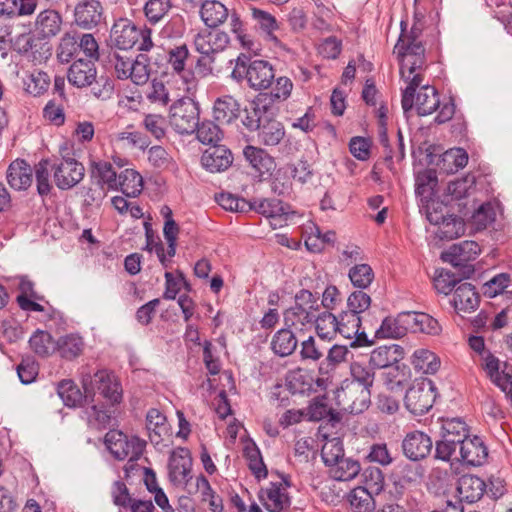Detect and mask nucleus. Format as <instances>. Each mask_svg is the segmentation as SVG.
I'll list each match as a JSON object with an SVG mask.
<instances>
[{
    "label": "nucleus",
    "instance_id": "f257e3e1",
    "mask_svg": "<svg viewBox=\"0 0 512 512\" xmlns=\"http://www.w3.org/2000/svg\"><path fill=\"white\" fill-rule=\"evenodd\" d=\"M421 29L415 25L409 32L406 31V23L401 22V34L393 49L400 65L401 78L408 84L402 95V108L405 112L414 106L421 116L432 114L440 108L435 122L443 124L455 114V104L452 99L440 103L436 89L429 85H423L414 100V92L423 81V73L426 69L425 48L419 40Z\"/></svg>",
    "mask_w": 512,
    "mask_h": 512
},
{
    "label": "nucleus",
    "instance_id": "f03ea898",
    "mask_svg": "<svg viewBox=\"0 0 512 512\" xmlns=\"http://www.w3.org/2000/svg\"><path fill=\"white\" fill-rule=\"evenodd\" d=\"M231 77L237 81L246 79L252 89L262 91L271 87L275 73L268 61L252 60L249 55L241 53L236 59Z\"/></svg>",
    "mask_w": 512,
    "mask_h": 512
},
{
    "label": "nucleus",
    "instance_id": "7ed1b4c3",
    "mask_svg": "<svg viewBox=\"0 0 512 512\" xmlns=\"http://www.w3.org/2000/svg\"><path fill=\"white\" fill-rule=\"evenodd\" d=\"M81 383L86 398L95 396L99 392L110 404H118L122 401L123 390L121 384L113 372L98 370L94 374L82 372Z\"/></svg>",
    "mask_w": 512,
    "mask_h": 512
},
{
    "label": "nucleus",
    "instance_id": "20e7f679",
    "mask_svg": "<svg viewBox=\"0 0 512 512\" xmlns=\"http://www.w3.org/2000/svg\"><path fill=\"white\" fill-rule=\"evenodd\" d=\"M436 399V387L431 379H416L406 391L404 404L406 409L414 415H423L428 412Z\"/></svg>",
    "mask_w": 512,
    "mask_h": 512
},
{
    "label": "nucleus",
    "instance_id": "39448f33",
    "mask_svg": "<svg viewBox=\"0 0 512 512\" xmlns=\"http://www.w3.org/2000/svg\"><path fill=\"white\" fill-rule=\"evenodd\" d=\"M371 392L357 382L344 381L336 391V401L341 410L351 414H359L370 404Z\"/></svg>",
    "mask_w": 512,
    "mask_h": 512
},
{
    "label": "nucleus",
    "instance_id": "423d86ee",
    "mask_svg": "<svg viewBox=\"0 0 512 512\" xmlns=\"http://www.w3.org/2000/svg\"><path fill=\"white\" fill-rule=\"evenodd\" d=\"M105 445L118 460L139 458L146 445L145 440L137 436L128 437L118 430H110L105 435Z\"/></svg>",
    "mask_w": 512,
    "mask_h": 512
},
{
    "label": "nucleus",
    "instance_id": "0eeeda50",
    "mask_svg": "<svg viewBox=\"0 0 512 512\" xmlns=\"http://www.w3.org/2000/svg\"><path fill=\"white\" fill-rule=\"evenodd\" d=\"M169 122L179 134L193 133L199 124V110L190 99L178 100L170 108Z\"/></svg>",
    "mask_w": 512,
    "mask_h": 512
},
{
    "label": "nucleus",
    "instance_id": "6e6552de",
    "mask_svg": "<svg viewBox=\"0 0 512 512\" xmlns=\"http://www.w3.org/2000/svg\"><path fill=\"white\" fill-rule=\"evenodd\" d=\"M54 182L61 190H67L76 186L85 175L82 163L72 157H63L51 165Z\"/></svg>",
    "mask_w": 512,
    "mask_h": 512
},
{
    "label": "nucleus",
    "instance_id": "1a4fd4ad",
    "mask_svg": "<svg viewBox=\"0 0 512 512\" xmlns=\"http://www.w3.org/2000/svg\"><path fill=\"white\" fill-rule=\"evenodd\" d=\"M105 20L104 7L99 0H80L74 7V24L92 30Z\"/></svg>",
    "mask_w": 512,
    "mask_h": 512
},
{
    "label": "nucleus",
    "instance_id": "9d476101",
    "mask_svg": "<svg viewBox=\"0 0 512 512\" xmlns=\"http://www.w3.org/2000/svg\"><path fill=\"white\" fill-rule=\"evenodd\" d=\"M480 252V246L477 242L466 240L452 245L448 251L442 253L441 258L444 262L455 267L463 266L465 268L464 273L469 276L473 273V269L466 263L475 260Z\"/></svg>",
    "mask_w": 512,
    "mask_h": 512
},
{
    "label": "nucleus",
    "instance_id": "9b49d317",
    "mask_svg": "<svg viewBox=\"0 0 512 512\" xmlns=\"http://www.w3.org/2000/svg\"><path fill=\"white\" fill-rule=\"evenodd\" d=\"M189 54V49L185 44L171 48L168 51V64L172 71L179 75L187 85V93L194 94L197 89L196 78L194 73L185 69Z\"/></svg>",
    "mask_w": 512,
    "mask_h": 512
},
{
    "label": "nucleus",
    "instance_id": "f8f14e48",
    "mask_svg": "<svg viewBox=\"0 0 512 512\" xmlns=\"http://www.w3.org/2000/svg\"><path fill=\"white\" fill-rule=\"evenodd\" d=\"M91 178L95 179L99 185L97 196H92V200H102L106 196L104 187L109 190L118 189V175L110 162L104 160L91 162Z\"/></svg>",
    "mask_w": 512,
    "mask_h": 512
},
{
    "label": "nucleus",
    "instance_id": "ddd939ff",
    "mask_svg": "<svg viewBox=\"0 0 512 512\" xmlns=\"http://www.w3.org/2000/svg\"><path fill=\"white\" fill-rule=\"evenodd\" d=\"M140 35V29H138L130 20L120 18L111 28L110 41L118 49L128 50L137 44Z\"/></svg>",
    "mask_w": 512,
    "mask_h": 512
},
{
    "label": "nucleus",
    "instance_id": "4468645a",
    "mask_svg": "<svg viewBox=\"0 0 512 512\" xmlns=\"http://www.w3.org/2000/svg\"><path fill=\"white\" fill-rule=\"evenodd\" d=\"M361 318L357 314L343 311L338 317V333L346 339H353L351 347L371 345L365 332H360Z\"/></svg>",
    "mask_w": 512,
    "mask_h": 512
},
{
    "label": "nucleus",
    "instance_id": "2eb2a0df",
    "mask_svg": "<svg viewBox=\"0 0 512 512\" xmlns=\"http://www.w3.org/2000/svg\"><path fill=\"white\" fill-rule=\"evenodd\" d=\"M229 44V36L222 31H201L194 37L195 50L201 55H215Z\"/></svg>",
    "mask_w": 512,
    "mask_h": 512
},
{
    "label": "nucleus",
    "instance_id": "dca6fc26",
    "mask_svg": "<svg viewBox=\"0 0 512 512\" xmlns=\"http://www.w3.org/2000/svg\"><path fill=\"white\" fill-rule=\"evenodd\" d=\"M192 460L188 449L177 448L169 458V478L174 484H187L191 471Z\"/></svg>",
    "mask_w": 512,
    "mask_h": 512
},
{
    "label": "nucleus",
    "instance_id": "f3484780",
    "mask_svg": "<svg viewBox=\"0 0 512 512\" xmlns=\"http://www.w3.org/2000/svg\"><path fill=\"white\" fill-rule=\"evenodd\" d=\"M431 448V438L421 431L408 433L402 442L405 456L413 461L425 458L430 453Z\"/></svg>",
    "mask_w": 512,
    "mask_h": 512
},
{
    "label": "nucleus",
    "instance_id": "a211bd4d",
    "mask_svg": "<svg viewBox=\"0 0 512 512\" xmlns=\"http://www.w3.org/2000/svg\"><path fill=\"white\" fill-rule=\"evenodd\" d=\"M259 499L269 512H283L290 506V498L282 483H271L261 489Z\"/></svg>",
    "mask_w": 512,
    "mask_h": 512
},
{
    "label": "nucleus",
    "instance_id": "6ab92c4d",
    "mask_svg": "<svg viewBox=\"0 0 512 512\" xmlns=\"http://www.w3.org/2000/svg\"><path fill=\"white\" fill-rule=\"evenodd\" d=\"M232 162V153L224 145L210 146L201 157L202 166L212 173L225 171L231 166Z\"/></svg>",
    "mask_w": 512,
    "mask_h": 512
},
{
    "label": "nucleus",
    "instance_id": "aec40b11",
    "mask_svg": "<svg viewBox=\"0 0 512 512\" xmlns=\"http://www.w3.org/2000/svg\"><path fill=\"white\" fill-rule=\"evenodd\" d=\"M150 442L159 446L170 436V426L166 416L156 408L148 410L145 425Z\"/></svg>",
    "mask_w": 512,
    "mask_h": 512
},
{
    "label": "nucleus",
    "instance_id": "412c9836",
    "mask_svg": "<svg viewBox=\"0 0 512 512\" xmlns=\"http://www.w3.org/2000/svg\"><path fill=\"white\" fill-rule=\"evenodd\" d=\"M68 81L77 88L91 86L97 78V70L92 60H76L68 69Z\"/></svg>",
    "mask_w": 512,
    "mask_h": 512
},
{
    "label": "nucleus",
    "instance_id": "4be33fe9",
    "mask_svg": "<svg viewBox=\"0 0 512 512\" xmlns=\"http://www.w3.org/2000/svg\"><path fill=\"white\" fill-rule=\"evenodd\" d=\"M459 460L472 466L482 465L488 456V450L483 440L478 436L467 437L459 445Z\"/></svg>",
    "mask_w": 512,
    "mask_h": 512
},
{
    "label": "nucleus",
    "instance_id": "5701e85b",
    "mask_svg": "<svg viewBox=\"0 0 512 512\" xmlns=\"http://www.w3.org/2000/svg\"><path fill=\"white\" fill-rule=\"evenodd\" d=\"M403 358L404 349L400 345H384L371 352L369 364L376 369H385L397 365Z\"/></svg>",
    "mask_w": 512,
    "mask_h": 512
},
{
    "label": "nucleus",
    "instance_id": "b1692460",
    "mask_svg": "<svg viewBox=\"0 0 512 512\" xmlns=\"http://www.w3.org/2000/svg\"><path fill=\"white\" fill-rule=\"evenodd\" d=\"M485 490L484 480L476 475L466 474L458 480L457 492L461 501L474 503L481 499Z\"/></svg>",
    "mask_w": 512,
    "mask_h": 512
},
{
    "label": "nucleus",
    "instance_id": "393cba45",
    "mask_svg": "<svg viewBox=\"0 0 512 512\" xmlns=\"http://www.w3.org/2000/svg\"><path fill=\"white\" fill-rule=\"evenodd\" d=\"M33 170L24 160L13 161L7 170V181L15 190H26L32 184Z\"/></svg>",
    "mask_w": 512,
    "mask_h": 512
},
{
    "label": "nucleus",
    "instance_id": "a878e982",
    "mask_svg": "<svg viewBox=\"0 0 512 512\" xmlns=\"http://www.w3.org/2000/svg\"><path fill=\"white\" fill-rule=\"evenodd\" d=\"M452 302L457 311L470 313L477 309L480 296L472 284L462 283L455 289Z\"/></svg>",
    "mask_w": 512,
    "mask_h": 512
},
{
    "label": "nucleus",
    "instance_id": "bb28decb",
    "mask_svg": "<svg viewBox=\"0 0 512 512\" xmlns=\"http://www.w3.org/2000/svg\"><path fill=\"white\" fill-rule=\"evenodd\" d=\"M213 115L221 124H230L240 115V104L230 95H224L215 100Z\"/></svg>",
    "mask_w": 512,
    "mask_h": 512
},
{
    "label": "nucleus",
    "instance_id": "cd10ccee",
    "mask_svg": "<svg viewBox=\"0 0 512 512\" xmlns=\"http://www.w3.org/2000/svg\"><path fill=\"white\" fill-rule=\"evenodd\" d=\"M408 324L407 312L399 314L397 318L387 317L376 330L375 336L378 339L403 337L409 330Z\"/></svg>",
    "mask_w": 512,
    "mask_h": 512
},
{
    "label": "nucleus",
    "instance_id": "c85d7f7f",
    "mask_svg": "<svg viewBox=\"0 0 512 512\" xmlns=\"http://www.w3.org/2000/svg\"><path fill=\"white\" fill-rule=\"evenodd\" d=\"M200 16L206 26L215 28L227 20L229 12L221 2L205 0L201 5Z\"/></svg>",
    "mask_w": 512,
    "mask_h": 512
},
{
    "label": "nucleus",
    "instance_id": "c756f323",
    "mask_svg": "<svg viewBox=\"0 0 512 512\" xmlns=\"http://www.w3.org/2000/svg\"><path fill=\"white\" fill-rule=\"evenodd\" d=\"M243 154L253 169L261 175L270 173L275 168L273 157L259 147L251 145L246 146L243 150Z\"/></svg>",
    "mask_w": 512,
    "mask_h": 512
},
{
    "label": "nucleus",
    "instance_id": "7c9ffc66",
    "mask_svg": "<svg viewBox=\"0 0 512 512\" xmlns=\"http://www.w3.org/2000/svg\"><path fill=\"white\" fill-rule=\"evenodd\" d=\"M437 184V174L433 169H424L416 174L415 193L420 197L422 203H429L434 195Z\"/></svg>",
    "mask_w": 512,
    "mask_h": 512
},
{
    "label": "nucleus",
    "instance_id": "2f4dec72",
    "mask_svg": "<svg viewBox=\"0 0 512 512\" xmlns=\"http://www.w3.org/2000/svg\"><path fill=\"white\" fill-rule=\"evenodd\" d=\"M62 18L55 10H44L37 16L36 31L44 37L49 38L57 35L61 29Z\"/></svg>",
    "mask_w": 512,
    "mask_h": 512
},
{
    "label": "nucleus",
    "instance_id": "473e14b6",
    "mask_svg": "<svg viewBox=\"0 0 512 512\" xmlns=\"http://www.w3.org/2000/svg\"><path fill=\"white\" fill-rule=\"evenodd\" d=\"M85 349V342L79 334L71 333L61 336L56 342V350L66 360L79 357Z\"/></svg>",
    "mask_w": 512,
    "mask_h": 512
},
{
    "label": "nucleus",
    "instance_id": "72a5a7b5",
    "mask_svg": "<svg viewBox=\"0 0 512 512\" xmlns=\"http://www.w3.org/2000/svg\"><path fill=\"white\" fill-rule=\"evenodd\" d=\"M297 339L294 333L288 329H280L275 333L271 341V349L281 357L291 355L297 347Z\"/></svg>",
    "mask_w": 512,
    "mask_h": 512
},
{
    "label": "nucleus",
    "instance_id": "f704fd0d",
    "mask_svg": "<svg viewBox=\"0 0 512 512\" xmlns=\"http://www.w3.org/2000/svg\"><path fill=\"white\" fill-rule=\"evenodd\" d=\"M409 319V330L412 332H422L431 335H437L441 327L436 319L426 313L407 312Z\"/></svg>",
    "mask_w": 512,
    "mask_h": 512
},
{
    "label": "nucleus",
    "instance_id": "c9c22d12",
    "mask_svg": "<svg viewBox=\"0 0 512 512\" xmlns=\"http://www.w3.org/2000/svg\"><path fill=\"white\" fill-rule=\"evenodd\" d=\"M258 140L265 146L278 145L285 136V130L277 120H267L258 129Z\"/></svg>",
    "mask_w": 512,
    "mask_h": 512
},
{
    "label": "nucleus",
    "instance_id": "e433bc0d",
    "mask_svg": "<svg viewBox=\"0 0 512 512\" xmlns=\"http://www.w3.org/2000/svg\"><path fill=\"white\" fill-rule=\"evenodd\" d=\"M128 197L138 196L143 189L142 176L133 169H126L118 175V188Z\"/></svg>",
    "mask_w": 512,
    "mask_h": 512
},
{
    "label": "nucleus",
    "instance_id": "4c0bfd02",
    "mask_svg": "<svg viewBox=\"0 0 512 512\" xmlns=\"http://www.w3.org/2000/svg\"><path fill=\"white\" fill-rule=\"evenodd\" d=\"M196 490L201 495V501L209 503V509L212 512H223L224 506L222 498L212 489L204 475H199L196 478Z\"/></svg>",
    "mask_w": 512,
    "mask_h": 512
},
{
    "label": "nucleus",
    "instance_id": "58836bf2",
    "mask_svg": "<svg viewBox=\"0 0 512 512\" xmlns=\"http://www.w3.org/2000/svg\"><path fill=\"white\" fill-rule=\"evenodd\" d=\"M412 365L418 372L434 374L440 367V360L433 352L426 349H418L412 356Z\"/></svg>",
    "mask_w": 512,
    "mask_h": 512
},
{
    "label": "nucleus",
    "instance_id": "ea45409f",
    "mask_svg": "<svg viewBox=\"0 0 512 512\" xmlns=\"http://www.w3.org/2000/svg\"><path fill=\"white\" fill-rule=\"evenodd\" d=\"M483 360V368L487 376L502 391H506L509 384V374L499 370V360L491 353H486Z\"/></svg>",
    "mask_w": 512,
    "mask_h": 512
},
{
    "label": "nucleus",
    "instance_id": "a19ab883",
    "mask_svg": "<svg viewBox=\"0 0 512 512\" xmlns=\"http://www.w3.org/2000/svg\"><path fill=\"white\" fill-rule=\"evenodd\" d=\"M360 472V464L350 458H343L330 467L331 477L337 481H350Z\"/></svg>",
    "mask_w": 512,
    "mask_h": 512
},
{
    "label": "nucleus",
    "instance_id": "79ce46f5",
    "mask_svg": "<svg viewBox=\"0 0 512 512\" xmlns=\"http://www.w3.org/2000/svg\"><path fill=\"white\" fill-rule=\"evenodd\" d=\"M317 335L324 340H332L338 333V318L330 312H323L315 317Z\"/></svg>",
    "mask_w": 512,
    "mask_h": 512
},
{
    "label": "nucleus",
    "instance_id": "37998d69",
    "mask_svg": "<svg viewBox=\"0 0 512 512\" xmlns=\"http://www.w3.org/2000/svg\"><path fill=\"white\" fill-rule=\"evenodd\" d=\"M349 503L354 512H372L375 509V501L368 488L357 487L349 494Z\"/></svg>",
    "mask_w": 512,
    "mask_h": 512
},
{
    "label": "nucleus",
    "instance_id": "c03bdc74",
    "mask_svg": "<svg viewBox=\"0 0 512 512\" xmlns=\"http://www.w3.org/2000/svg\"><path fill=\"white\" fill-rule=\"evenodd\" d=\"M111 143L120 149L145 148L147 141L141 133L136 131H121L111 136Z\"/></svg>",
    "mask_w": 512,
    "mask_h": 512
},
{
    "label": "nucleus",
    "instance_id": "a18cd8bd",
    "mask_svg": "<svg viewBox=\"0 0 512 512\" xmlns=\"http://www.w3.org/2000/svg\"><path fill=\"white\" fill-rule=\"evenodd\" d=\"M465 233V224L461 218L453 215L447 216L441 222L436 234L442 240H452L458 238Z\"/></svg>",
    "mask_w": 512,
    "mask_h": 512
},
{
    "label": "nucleus",
    "instance_id": "49530a36",
    "mask_svg": "<svg viewBox=\"0 0 512 512\" xmlns=\"http://www.w3.org/2000/svg\"><path fill=\"white\" fill-rule=\"evenodd\" d=\"M50 85V77L47 73L34 70L24 79L26 92L33 96H39L47 91Z\"/></svg>",
    "mask_w": 512,
    "mask_h": 512
},
{
    "label": "nucleus",
    "instance_id": "de8ad7c7",
    "mask_svg": "<svg viewBox=\"0 0 512 512\" xmlns=\"http://www.w3.org/2000/svg\"><path fill=\"white\" fill-rule=\"evenodd\" d=\"M249 209H254L258 213L268 217L276 218L287 213L286 207L278 199H262L250 203Z\"/></svg>",
    "mask_w": 512,
    "mask_h": 512
},
{
    "label": "nucleus",
    "instance_id": "09e8293b",
    "mask_svg": "<svg viewBox=\"0 0 512 512\" xmlns=\"http://www.w3.org/2000/svg\"><path fill=\"white\" fill-rule=\"evenodd\" d=\"M57 392L67 407H76L82 401V393L72 380H63L58 384Z\"/></svg>",
    "mask_w": 512,
    "mask_h": 512
},
{
    "label": "nucleus",
    "instance_id": "8fccbe9b",
    "mask_svg": "<svg viewBox=\"0 0 512 512\" xmlns=\"http://www.w3.org/2000/svg\"><path fill=\"white\" fill-rule=\"evenodd\" d=\"M32 350L39 356L45 357L56 350V343L53 342L52 336L45 331H37L30 340Z\"/></svg>",
    "mask_w": 512,
    "mask_h": 512
},
{
    "label": "nucleus",
    "instance_id": "3c124183",
    "mask_svg": "<svg viewBox=\"0 0 512 512\" xmlns=\"http://www.w3.org/2000/svg\"><path fill=\"white\" fill-rule=\"evenodd\" d=\"M295 308H299L300 311L306 312L312 319L318 315L320 304L318 298L313 295L310 291L302 289L295 296Z\"/></svg>",
    "mask_w": 512,
    "mask_h": 512
},
{
    "label": "nucleus",
    "instance_id": "603ef678",
    "mask_svg": "<svg viewBox=\"0 0 512 512\" xmlns=\"http://www.w3.org/2000/svg\"><path fill=\"white\" fill-rule=\"evenodd\" d=\"M148 160L151 165L160 170H174L175 161L162 146H153L148 151Z\"/></svg>",
    "mask_w": 512,
    "mask_h": 512
},
{
    "label": "nucleus",
    "instance_id": "864d4df0",
    "mask_svg": "<svg viewBox=\"0 0 512 512\" xmlns=\"http://www.w3.org/2000/svg\"><path fill=\"white\" fill-rule=\"evenodd\" d=\"M284 324L288 329L294 328L295 330L302 331L307 325H311L314 319L306 312L300 311L299 308L292 306L284 312Z\"/></svg>",
    "mask_w": 512,
    "mask_h": 512
},
{
    "label": "nucleus",
    "instance_id": "5fc2aeb1",
    "mask_svg": "<svg viewBox=\"0 0 512 512\" xmlns=\"http://www.w3.org/2000/svg\"><path fill=\"white\" fill-rule=\"evenodd\" d=\"M443 437L453 439L459 445L468 437V429L466 424L460 419H448L442 426Z\"/></svg>",
    "mask_w": 512,
    "mask_h": 512
},
{
    "label": "nucleus",
    "instance_id": "6e6d98bb",
    "mask_svg": "<svg viewBox=\"0 0 512 512\" xmlns=\"http://www.w3.org/2000/svg\"><path fill=\"white\" fill-rule=\"evenodd\" d=\"M475 183V176L467 174L461 179L451 181L447 186V193L454 199H462L470 194L471 190L475 187Z\"/></svg>",
    "mask_w": 512,
    "mask_h": 512
},
{
    "label": "nucleus",
    "instance_id": "4d7b16f0",
    "mask_svg": "<svg viewBox=\"0 0 512 512\" xmlns=\"http://www.w3.org/2000/svg\"><path fill=\"white\" fill-rule=\"evenodd\" d=\"M350 374L352 377L350 382H357L370 390L374 382L375 374L366 364L358 361L352 362L350 365ZM346 381L349 382V380Z\"/></svg>",
    "mask_w": 512,
    "mask_h": 512
},
{
    "label": "nucleus",
    "instance_id": "13d9d810",
    "mask_svg": "<svg viewBox=\"0 0 512 512\" xmlns=\"http://www.w3.org/2000/svg\"><path fill=\"white\" fill-rule=\"evenodd\" d=\"M195 131H197L198 140L203 144L218 145L217 143L222 138L221 129L212 121H205L198 124Z\"/></svg>",
    "mask_w": 512,
    "mask_h": 512
},
{
    "label": "nucleus",
    "instance_id": "bf43d9fd",
    "mask_svg": "<svg viewBox=\"0 0 512 512\" xmlns=\"http://www.w3.org/2000/svg\"><path fill=\"white\" fill-rule=\"evenodd\" d=\"M132 67L129 71L128 79L136 85H143L149 79V65L145 55H138L132 62Z\"/></svg>",
    "mask_w": 512,
    "mask_h": 512
},
{
    "label": "nucleus",
    "instance_id": "052dcab7",
    "mask_svg": "<svg viewBox=\"0 0 512 512\" xmlns=\"http://www.w3.org/2000/svg\"><path fill=\"white\" fill-rule=\"evenodd\" d=\"M170 0H148L144 6V13L152 24L158 23L170 10Z\"/></svg>",
    "mask_w": 512,
    "mask_h": 512
},
{
    "label": "nucleus",
    "instance_id": "680f3d73",
    "mask_svg": "<svg viewBox=\"0 0 512 512\" xmlns=\"http://www.w3.org/2000/svg\"><path fill=\"white\" fill-rule=\"evenodd\" d=\"M352 284L359 288H367L374 279V272L368 264H358L349 271Z\"/></svg>",
    "mask_w": 512,
    "mask_h": 512
},
{
    "label": "nucleus",
    "instance_id": "e2e57ef3",
    "mask_svg": "<svg viewBox=\"0 0 512 512\" xmlns=\"http://www.w3.org/2000/svg\"><path fill=\"white\" fill-rule=\"evenodd\" d=\"M78 51V39L66 33L60 39L57 48V58L61 63H68Z\"/></svg>",
    "mask_w": 512,
    "mask_h": 512
},
{
    "label": "nucleus",
    "instance_id": "0e129e2a",
    "mask_svg": "<svg viewBox=\"0 0 512 512\" xmlns=\"http://www.w3.org/2000/svg\"><path fill=\"white\" fill-rule=\"evenodd\" d=\"M442 161L448 165L449 171L456 172L467 165L468 154L463 148H451L444 152Z\"/></svg>",
    "mask_w": 512,
    "mask_h": 512
},
{
    "label": "nucleus",
    "instance_id": "69168bd1",
    "mask_svg": "<svg viewBox=\"0 0 512 512\" xmlns=\"http://www.w3.org/2000/svg\"><path fill=\"white\" fill-rule=\"evenodd\" d=\"M263 113L264 107H261L256 102L250 103L249 106L244 109L243 125L251 131L258 130L261 124L265 122L262 118Z\"/></svg>",
    "mask_w": 512,
    "mask_h": 512
},
{
    "label": "nucleus",
    "instance_id": "338daca9",
    "mask_svg": "<svg viewBox=\"0 0 512 512\" xmlns=\"http://www.w3.org/2000/svg\"><path fill=\"white\" fill-rule=\"evenodd\" d=\"M252 17L264 33L273 39H276L273 36V33L279 28V25L276 18L272 14L261 9L253 8Z\"/></svg>",
    "mask_w": 512,
    "mask_h": 512
},
{
    "label": "nucleus",
    "instance_id": "774afa93",
    "mask_svg": "<svg viewBox=\"0 0 512 512\" xmlns=\"http://www.w3.org/2000/svg\"><path fill=\"white\" fill-rule=\"evenodd\" d=\"M245 456L248 460V466L252 473L258 478H265L267 476V469L262 460L259 449L256 446H247L245 448Z\"/></svg>",
    "mask_w": 512,
    "mask_h": 512
}]
</instances>
